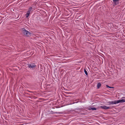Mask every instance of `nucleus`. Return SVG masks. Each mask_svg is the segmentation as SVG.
Listing matches in <instances>:
<instances>
[{
  "label": "nucleus",
  "instance_id": "1",
  "mask_svg": "<svg viewBox=\"0 0 125 125\" xmlns=\"http://www.w3.org/2000/svg\"><path fill=\"white\" fill-rule=\"evenodd\" d=\"M124 102H125V99H123L120 100H119L115 101L109 102L108 103L109 104H116L118 103H123Z\"/></svg>",
  "mask_w": 125,
  "mask_h": 125
},
{
  "label": "nucleus",
  "instance_id": "2",
  "mask_svg": "<svg viewBox=\"0 0 125 125\" xmlns=\"http://www.w3.org/2000/svg\"><path fill=\"white\" fill-rule=\"evenodd\" d=\"M22 32L24 35L29 36L31 35V33L25 29H22Z\"/></svg>",
  "mask_w": 125,
  "mask_h": 125
},
{
  "label": "nucleus",
  "instance_id": "3",
  "mask_svg": "<svg viewBox=\"0 0 125 125\" xmlns=\"http://www.w3.org/2000/svg\"><path fill=\"white\" fill-rule=\"evenodd\" d=\"M28 67L31 69L34 70L36 67V66L34 63H31L28 64Z\"/></svg>",
  "mask_w": 125,
  "mask_h": 125
},
{
  "label": "nucleus",
  "instance_id": "4",
  "mask_svg": "<svg viewBox=\"0 0 125 125\" xmlns=\"http://www.w3.org/2000/svg\"><path fill=\"white\" fill-rule=\"evenodd\" d=\"M100 107L104 109H109L110 108V107H107L106 106H101L100 107H98L97 108L98 109Z\"/></svg>",
  "mask_w": 125,
  "mask_h": 125
},
{
  "label": "nucleus",
  "instance_id": "5",
  "mask_svg": "<svg viewBox=\"0 0 125 125\" xmlns=\"http://www.w3.org/2000/svg\"><path fill=\"white\" fill-rule=\"evenodd\" d=\"M119 0H113V2L115 5H116L118 3Z\"/></svg>",
  "mask_w": 125,
  "mask_h": 125
},
{
  "label": "nucleus",
  "instance_id": "6",
  "mask_svg": "<svg viewBox=\"0 0 125 125\" xmlns=\"http://www.w3.org/2000/svg\"><path fill=\"white\" fill-rule=\"evenodd\" d=\"M32 9V8L31 7H30L29 8L28 11H27V12L30 13V12L31 11Z\"/></svg>",
  "mask_w": 125,
  "mask_h": 125
},
{
  "label": "nucleus",
  "instance_id": "7",
  "mask_svg": "<svg viewBox=\"0 0 125 125\" xmlns=\"http://www.w3.org/2000/svg\"><path fill=\"white\" fill-rule=\"evenodd\" d=\"M101 84L100 83H98L97 85V88L98 89L101 86Z\"/></svg>",
  "mask_w": 125,
  "mask_h": 125
},
{
  "label": "nucleus",
  "instance_id": "8",
  "mask_svg": "<svg viewBox=\"0 0 125 125\" xmlns=\"http://www.w3.org/2000/svg\"><path fill=\"white\" fill-rule=\"evenodd\" d=\"M30 13H27L26 14V17L27 18H28V17H29V15L30 14Z\"/></svg>",
  "mask_w": 125,
  "mask_h": 125
},
{
  "label": "nucleus",
  "instance_id": "9",
  "mask_svg": "<svg viewBox=\"0 0 125 125\" xmlns=\"http://www.w3.org/2000/svg\"><path fill=\"white\" fill-rule=\"evenodd\" d=\"M90 109H92V110H96V108L95 107L91 108Z\"/></svg>",
  "mask_w": 125,
  "mask_h": 125
},
{
  "label": "nucleus",
  "instance_id": "10",
  "mask_svg": "<svg viewBox=\"0 0 125 125\" xmlns=\"http://www.w3.org/2000/svg\"><path fill=\"white\" fill-rule=\"evenodd\" d=\"M84 72H85V74L86 75H88L87 72L85 69H84Z\"/></svg>",
  "mask_w": 125,
  "mask_h": 125
},
{
  "label": "nucleus",
  "instance_id": "11",
  "mask_svg": "<svg viewBox=\"0 0 125 125\" xmlns=\"http://www.w3.org/2000/svg\"><path fill=\"white\" fill-rule=\"evenodd\" d=\"M106 87H109V88H114V87H111L109 86H108L107 85H106Z\"/></svg>",
  "mask_w": 125,
  "mask_h": 125
}]
</instances>
